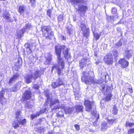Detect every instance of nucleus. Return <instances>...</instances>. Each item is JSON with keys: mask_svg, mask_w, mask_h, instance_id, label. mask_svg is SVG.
Instances as JSON below:
<instances>
[{"mask_svg": "<svg viewBox=\"0 0 134 134\" xmlns=\"http://www.w3.org/2000/svg\"><path fill=\"white\" fill-rule=\"evenodd\" d=\"M5 92L3 91H1V92H0V95L1 96H2L3 94Z\"/></svg>", "mask_w": 134, "mask_h": 134, "instance_id": "nucleus-57", "label": "nucleus"}, {"mask_svg": "<svg viewBox=\"0 0 134 134\" xmlns=\"http://www.w3.org/2000/svg\"><path fill=\"white\" fill-rule=\"evenodd\" d=\"M19 77V75L18 73L13 74L12 77L10 78L8 82V84L10 85L14 83L18 79Z\"/></svg>", "mask_w": 134, "mask_h": 134, "instance_id": "nucleus-8", "label": "nucleus"}, {"mask_svg": "<svg viewBox=\"0 0 134 134\" xmlns=\"http://www.w3.org/2000/svg\"><path fill=\"white\" fill-rule=\"evenodd\" d=\"M112 111L113 113L115 115L117 114L118 110L116 106V105H114L113 106Z\"/></svg>", "mask_w": 134, "mask_h": 134, "instance_id": "nucleus-31", "label": "nucleus"}, {"mask_svg": "<svg viewBox=\"0 0 134 134\" xmlns=\"http://www.w3.org/2000/svg\"><path fill=\"white\" fill-rule=\"evenodd\" d=\"M47 15L50 18H51V14L52 12V10L50 9H48L47 11Z\"/></svg>", "mask_w": 134, "mask_h": 134, "instance_id": "nucleus-44", "label": "nucleus"}, {"mask_svg": "<svg viewBox=\"0 0 134 134\" xmlns=\"http://www.w3.org/2000/svg\"><path fill=\"white\" fill-rule=\"evenodd\" d=\"M16 64L18 65H22V62L21 58L18 56V58L16 59Z\"/></svg>", "mask_w": 134, "mask_h": 134, "instance_id": "nucleus-27", "label": "nucleus"}, {"mask_svg": "<svg viewBox=\"0 0 134 134\" xmlns=\"http://www.w3.org/2000/svg\"><path fill=\"white\" fill-rule=\"evenodd\" d=\"M20 120H15L12 123V126L15 129H17L19 127Z\"/></svg>", "mask_w": 134, "mask_h": 134, "instance_id": "nucleus-24", "label": "nucleus"}, {"mask_svg": "<svg viewBox=\"0 0 134 134\" xmlns=\"http://www.w3.org/2000/svg\"><path fill=\"white\" fill-rule=\"evenodd\" d=\"M33 26L31 23H28L26 24L23 29L22 32H23L24 31H28L31 29L33 28Z\"/></svg>", "mask_w": 134, "mask_h": 134, "instance_id": "nucleus-18", "label": "nucleus"}, {"mask_svg": "<svg viewBox=\"0 0 134 134\" xmlns=\"http://www.w3.org/2000/svg\"><path fill=\"white\" fill-rule=\"evenodd\" d=\"M84 104L86 108V110L87 111H91L93 109L95 108L94 102H93L87 99L85 101Z\"/></svg>", "mask_w": 134, "mask_h": 134, "instance_id": "nucleus-4", "label": "nucleus"}, {"mask_svg": "<svg viewBox=\"0 0 134 134\" xmlns=\"http://www.w3.org/2000/svg\"><path fill=\"white\" fill-rule=\"evenodd\" d=\"M95 56H97V55H96V54H95Z\"/></svg>", "mask_w": 134, "mask_h": 134, "instance_id": "nucleus-63", "label": "nucleus"}, {"mask_svg": "<svg viewBox=\"0 0 134 134\" xmlns=\"http://www.w3.org/2000/svg\"><path fill=\"white\" fill-rule=\"evenodd\" d=\"M111 11L112 13L113 14H115L116 13L117 11V9L115 8H113L112 9Z\"/></svg>", "mask_w": 134, "mask_h": 134, "instance_id": "nucleus-47", "label": "nucleus"}, {"mask_svg": "<svg viewBox=\"0 0 134 134\" xmlns=\"http://www.w3.org/2000/svg\"><path fill=\"white\" fill-rule=\"evenodd\" d=\"M20 111H17L16 114V119L17 120H19L21 119V115H20Z\"/></svg>", "mask_w": 134, "mask_h": 134, "instance_id": "nucleus-33", "label": "nucleus"}, {"mask_svg": "<svg viewBox=\"0 0 134 134\" xmlns=\"http://www.w3.org/2000/svg\"><path fill=\"white\" fill-rule=\"evenodd\" d=\"M31 97V92L30 90L26 91L24 92L23 95V98L24 100L29 99Z\"/></svg>", "mask_w": 134, "mask_h": 134, "instance_id": "nucleus-14", "label": "nucleus"}, {"mask_svg": "<svg viewBox=\"0 0 134 134\" xmlns=\"http://www.w3.org/2000/svg\"><path fill=\"white\" fill-rule=\"evenodd\" d=\"M128 134H132V133H134V129H129L128 132Z\"/></svg>", "mask_w": 134, "mask_h": 134, "instance_id": "nucleus-46", "label": "nucleus"}, {"mask_svg": "<svg viewBox=\"0 0 134 134\" xmlns=\"http://www.w3.org/2000/svg\"><path fill=\"white\" fill-rule=\"evenodd\" d=\"M104 60L105 62L108 64H111L113 63L112 57L110 54L105 56L104 57Z\"/></svg>", "mask_w": 134, "mask_h": 134, "instance_id": "nucleus-13", "label": "nucleus"}, {"mask_svg": "<svg viewBox=\"0 0 134 134\" xmlns=\"http://www.w3.org/2000/svg\"><path fill=\"white\" fill-rule=\"evenodd\" d=\"M62 112L59 111L58 113L59 115L60 116H63L64 115V114L63 113L62 114Z\"/></svg>", "mask_w": 134, "mask_h": 134, "instance_id": "nucleus-55", "label": "nucleus"}, {"mask_svg": "<svg viewBox=\"0 0 134 134\" xmlns=\"http://www.w3.org/2000/svg\"><path fill=\"white\" fill-rule=\"evenodd\" d=\"M117 120V118H113L111 120H108V122L109 124L112 125L113 124L116 123Z\"/></svg>", "mask_w": 134, "mask_h": 134, "instance_id": "nucleus-30", "label": "nucleus"}, {"mask_svg": "<svg viewBox=\"0 0 134 134\" xmlns=\"http://www.w3.org/2000/svg\"><path fill=\"white\" fill-rule=\"evenodd\" d=\"M105 88V86L104 85H102L101 86L100 88L102 91L104 90Z\"/></svg>", "mask_w": 134, "mask_h": 134, "instance_id": "nucleus-53", "label": "nucleus"}, {"mask_svg": "<svg viewBox=\"0 0 134 134\" xmlns=\"http://www.w3.org/2000/svg\"><path fill=\"white\" fill-rule=\"evenodd\" d=\"M109 126L107 125V124L104 122H102L101 124V130L103 131H105Z\"/></svg>", "mask_w": 134, "mask_h": 134, "instance_id": "nucleus-22", "label": "nucleus"}, {"mask_svg": "<svg viewBox=\"0 0 134 134\" xmlns=\"http://www.w3.org/2000/svg\"><path fill=\"white\" fill-rule=\"evenodd\" d=\"M91 113L93 116H95L96 120L94 122L93 125L94 126H97L99 125V122H98L97 121L99 119V114L94 109H93V110L92 112Z\"/></svg>", "mask_w": 134, "mask_h": 134, "instance_id": "nucleus-10", "label": "nucleus"}, {"mask_svg": "<svg viewBox=\"0 0 134 134\" xmlns=\"http://www.w3.org/2000/svg\"><path fill=\"white\" fill-rule=\"evenodd\" d=\"M61 48L64 49L65 47L64 46L59 47V45H56L55 46V52L57 55L58 64H53L51 70L52 71L54 70H55L58 72V75L61 74V71L64 67V58L63 57H62L61 55Z\"/></svg>", "mask_w": 134, "mask_h": 134, "instance_id": "nucleus-1", "label": "nucleus"}, {"mask_svg": "<svg viewBox=\"0 0 134 134\" xmlns=\"http://www.w3.org/2000/svg\"><path fill=\"white\" fill-rule=\"evenodd\" d=\"M113 52L114 56L115 57H117L118 55V52L116 50H114Z\"/></svg>", "mask_w": 134, "mask_h": 134, "instance_id": "nucleus-45", "label": "nucleus"}, {"mask_svg": "<svg viewBox=\"0 0 134 134\" xmlns=\"http://www.w3.org/2000/svg\"><path fill=\"white\" fill-rule=\"evenodd\" d=\"M86 59H82L79 62V66L80 69H82L86 66Z\"/></svg>", "mask_w": 134, "mask_h": 134, "instance_id": "nucleus-19", "label": "nucleus"}, {"mask_svg": "<svg viewBox=\"0 0 134 134\" xmlns=\"http://www.w3.org/2000/svg\"><path fill=\"white\" fill-rule=\"evenodd\" d=\"M119 63L122 66L123 68L127 67L129 65V62L125 60L124 59H121L119 61Z\"/></svg>", "mask_w": 134, "mask_h": 134, "instance_id": "nucleus-15", "label": "nucleus"}, {"mask_svg": "<svg viewBox=\"0 0 134 134\" xmlns=\"http://www.w3.org/2000/svg\"><path fill=\"white\" fill-rule=\"evenodd\" d=\"M113 17L112 16H109L108 17V18H107V20L109 22L110 21H111L112 19H113Z\"/></svg>", "mask_w": 134, "mask_h": 134, "instance_id": "nucleus-48", "label": "nucleus"}, {"mask_svg": "<svg viewBox=\"0 0 134 134\" xmlns=\"http://www.w3.org/2000/svg\"><path fill=\"white\" fill-rule=\"evenodd\" d=\"M26 49V52L28 55H29L31 53L32 51L31 47L29 48H27Z\"/></svg>", "mask_w": 134, "mask_h": 134, "instance_id": "nucleus-41", "label": "nucleus"}, {"mask_svg": "<svg viewBox=\"0 0 134 134\" xmlns=\"http://www.w3.org/2000/svg\"><path fill=\"white\" fill-rule=\"evenodd\" d=\"M87 7L86 6L81 5L80 6V5L79 6L78 10L79 11L81 12H85L87 9Z\"/></svg>", "mask_w": 134, "mask_h": 134, "instance_id": "nucleus-29", "label": "nucleus"}, {"mask_svg": "<svg viewBox=\"0 0 134 134\" xmlns=\"http://www.w3.org/2000/svg\"><path fill=\"white\" fill-rule=\"evenodd\" d=\"M25 106L26 108H27L29 109H31L32 108L33 105H32L30 104L29 103H27L25 104Z\"/></svg>", "mask_w": 134, "mask_h": 134, "instance_id": "nucleus-39", "label": "nucleus"}, {"mask_svg": "<svg viewBox=\"0 0 134 134\" xmlns=\"http://www.w3.org/2000/svg\"><path fill=\"white\" fill-rule=\"evenodd\" d=\"M20 86L21 85L19 83H17L14 85L10 89V91L11 92L17 91L19 89Z\"/></svg>", "mask_w": 134, "mask_h": 134, "instance_id": "nucleus-17", "label": "nucleus"}, {"mask_svg": "<svg viewBox=\"0 0 134 134\" xmlns=\"http://www.w3.org/2000/svg\"><path fill=\"white\" fill-rule=\"evenodd\" d=\"M46 96L47 97V100L46 102L45 103L46 105H48L47 103H50V107L52 108V106L54 105L55 104L57 103H59V100H55L53 101L52 100V99H51L49 95L48 94H46Z\"/></svg>", "mask_w": 134, "mask_h": 134, "instance_id": "nucleus-7", "label": "nucleus"}, {"mask_svg": "<svg viewBox=\"0 0 134 134\" xmlns=\"http://www.w3.org/2000/svg\"><path fill=\"white\" fill-rule=\"evenodd\" d=\"M52 58V55L50 53L48 54V57L46 59V61L44 62L45 64H49L51 62Z\"/></svg>", "mask_w": 134, "mask_h": 134, "instance_id": "nucleus-20", "label": "nucleus"}, {"mask_svg": "<svg viewBox=\"0 0 134 134\" xmlns=\"http://www.w3.org/2000/svg\"><path fill=\"white\" fill-rule=\"evenodd\" d=\"M34 87L36 89H38L39 88V86L37 85H34Z\"/></svg>", "mask_w": 134, "mask_h": 134, "instance_id": "nucleus-51", "label": "nucleus"}, {"mask_svg": "<svg viewBox=\"0 0 134 134\" xmlns=\"http://www.w3.org/2000/svg\"><path fill=\"white\" fill-rule=\"evenodd\" d=\"M76 111V112H82L83 109V106L81 105H76L75 107Z\"/></svg>", "mask_w": 134, "mask_h": 134, "instance_id": "nucleus-25", "label": "nucleus"}, {"mask_svg": "<svg viewBox=\"0 0 134 134\" xmlns=\"http://www.w3.org/2000/svg\"><path fill=\"white\" fill-rule=\"evenodd\" d=\"M64 110L66 114H69L72 113L73 111V109L67 107L64 109Z\"/></svg>", "mask_w": 134, "mask_h": 134, "instance_id": "nucleus-26", "label": "nucleus"}, {"mask_svg": "<svg viewBox=\"0 0 134 134\" xmlns=\"http://www.w3.org/2000/svg\"><path fill=\"white\" fill-rule=\"evenodd\" d=\"M133 54V51L132 50H126L125 52V55L127 59L131 58Z\"/></svg>", "mask_w": 134, "mask_h": 134, "instance_id": "nucleus-16", "label": "nucleus"}, {"mask_svg": "<svg viewBox=\"0 0 134 134\" xmlns=\"http://www.w3.org/2000/svg\"><path fill=\"white\" fill-rule=\"evenodd\" d=\"M23 30V29H22L21 30H20V31L19 32H17V36H18L19 37H21L22 35L23 34L25 31V30H24L23 32H22Z\"/></svg>", "mask_w": 134, "mask_h": 134, "instance_id": "nucleus-37", "label": "nucleus"}, {"mask_svg": "<svg viewBox=\"0 0 134 134\" xmlns=\"http://www.w3.org/2000/svg\"><path fill=\"white\" fill-rule=\"evenodd\" d=\"M25 8L23 6H20L19 8V12L21 14H22L24 13Z\"/></svg>", "mask_w": 134, "mask_h": 134, "instance_id": "nucleus-28", "label": "nucleus"}, {"mask_svg": "<svg viewBox=\"0 0 134 134\" xmlns=\"http://www.w3.org/2000/svg\"><path fill=\"white\" fill-rule=\"evenodd\" d=\"M89 131L90 132H95V131L93 130L92 129H89Z\"/></svg>", "mask_w": 134, "mask_h": 134, "instance_id": "nucleus-58", "label": "nucleus"}, {"mask_svg": "<svg viewBox=\"0 0 134 134\" xmlns=\"http://www.w3.org/2000/svg\"><path fill=\"white\" fill-rule=\"evenodd\" d=\"M59 108V107L57 105V106H55L54 108H52V110H53L55 109H58Z\"/></svg>", "mask_w": 134, "mask_h": 134, "instance_id": "nucleus-52", "label": "nucleus"}, {"mask_svg": "<svg viewBox=\"0 0 134 134\" xmlns=\"http://www.w3.org/2000/svg\"><path fill=\"white\" fill-rule=\"evenodd\" d=\"M128 90H129V92L130 93H132L133 91H132V88H128Z\"/></svg>", "mask_w": 134, "mask_h": 134, "instance_id": "nucleus-56", "label": "nucleus"}, {"mask_svg": "<svg viewBox=\"0 0 134 134\" xmlns=\"http://www.w3.org/2000/svg\"><path fill=\"white\" fill-rule=\"evenodd\" d=\"M85 1V0H71V2L74 4H77L82 3Z\"/></svg>", "mask_w": 134, "mask_h": 134, "instance_id": "nucleus-32", "label": "nucleus"}, {"mask_svg": "<svg viewBox=\"0 0 134 134\" xmlns=\"http://www.w3.org/2000/svg\"><path fill=\"white\" fill-rule=\"evenodd\" d=\"M2 16L8 22H12L14 21V19L11 18V15L8 12L4 13Z\"/></svg>", "mask_w": 134, "mask_h": 134, "instance_id": "nucleus-9", "label": "nucleus"}, {"mask_svg": "<svg viewBox=\"0 0 134 134\" xmlns=\"http://www.w3.org/2000/svg\"><path fill=\"white\" fill-rule=\"evenodd\" d=\"M66 29L68 34H69V35H70L72 31V29L71 28H69L68 27H67Z\"/></svg>", "mask_w": 134, "mask_h": 134, "instance_id": "nucleus-40", "label": "nucleus"}, {"mask_svg": "<svg viewBox=\"0 0 134 134\" xmlns=\"http://www.w3.org/2000/svg\"><path fill=\"white\" fill-rule=\"evenodd\" d=\"M134 125V123H130L129 122V121H126V122L125 126L126 127L128 126L131 127L133 126Z\"/></svg>", "mask_w": 134, "mask_h": 134, "instance_id": "nucleus-34", "label": "nucleus"}, {"mask_svg": "<svg viewBox=\"0 0 134 134\" xmlns=\"http://www.w3.org/2000/svg\"><path fill=\"white\" fill-rule=\"evenodd\" d=\"M40 115V113H37L36 114H32L31 115V117L32 120L33 119L35 118L37 116H39Z\"/></svg>", "mask_w": 134, "mask_h": 134, "instance_id": "nucleus-42", "label": "nucleus"}, {"mask_svg": "<svg viewBox=\"0 0 134 134\" xmlns=\"http://www.w3.org/2000/svg\"><path fill=\"white\" fill-rule=\"evenodd\" d=\"M41 28L43 34H44L47 39L51 40L52 38L54 33L50 26H43L41 27Z\"/></svg>", "mask_w": 134, "mask_h": 134, "instance_id": "nucleus-3", "label": "nucleus"}, {"mask_svg": "<svg viewBox=\"0 0 134 134\" xmlns=\"http://www.w3.org/2000/svg\"><path fill=\"white\" fill-rule=\"evenodd\" d=\"M64 46L65 47V48L64 49H63L62 48H60L61 52L62 51H63V54L65 58L66 59H68V58L70 57V54L69 53L68 49L67 48L65 45H63L62 46H59V47H61Z\"/></svg>", "mask_w": 134, "mask_h": 134, "instance_id": "nucleus-11", "label": "nucleus"}, {"mask_svg": "<svg viewBox=\"0 0 134 134\" xmlns=\"http://www.w3.org/2000/svg\"><path fill=\"white\" fill-rule=\"evenodd\" d=\"M25 48L26 49L30 47V44L29 43H26L24 46Z\"/></svg>", "mask_w": 134, "mask_h": 134, "instance_id": "nucleus-49", "label": "nucleus"}, {"mask_svg": "<svg viewBox=\"0 0 134 134\" xmlns=\"http://www.w3.org/2000/svg\"><path fill=\"white\" fill-rule=\"evenodd\" d=\"M122 45V43L121 40H120L116 44L115 47L116 48H119L121 47Z\"/></svg>", "mask_w": 134, "mask_h": 134, "instance_id": "nucleus-36", "label": "nucleus"}, {"mask_svg": "<svg viewBox=\"0 0 134 134\" xmlns=\"http://www.w3.org/2000/svg\"><path fill=\"white\" fill-rule=\"evenodd\" d=\"M20 120V122L19 124H21L22 125H24L26 124V120L25 119H24L21 121V120L20 119L19 120Z\"/></svg>", "mask_w": 134, "mask_h": 134, "instance_id": "nucleus-38", "label": "nucleus"}, {"mask_svg": "<svg viewBox=\"0 0 134 134\" xmlns=\"http://www.w3.org/2000/svg\"><path fill=\"white\" fill-rule=\"evenodd\" d=\"M76 129L77 130H79L80 129V127L79 125L77 124H75L74 126Z\"/></svg>", "mask_w": 134, "mask_h": 134, "instance_id": "nucleus-50", "label": "nucleus"}, {"mask_svg": "<svg viewBox=\"0 0 134 134\" xmlns=\"http://www.w3.org/2000/svg\"><path fill=\"white\" fill-rule=\"evenodd\" d=\"M63 82L62 80L60 79L56 80L55 81H54L52 82V85L53 87L55 88L63 84Z\"/></svg>", "mask_w": 134, "mask_h": 134, "instance_id": "nucleus-12", "label": "nucleus"}, {"mask_svg": "<svg viewBox=\"0 0 134 134\" xmlns=\"http://www.w3.org/2000/svg\"><path fill=\"white\" fill-rule=\"evenodd\" d=\"M99 62H96V64L97 65L98 64H99Z\"/></svg>", "mask_w": 134, "mask_h": 134, "instance_id": "nucleus-60", "label": "nucleus"}, {"mask_svg": "<svg viewBox=\"0 0 134 134\" xmlns=\"http://www.w3.org/2000/svg\"><path fill=\"white\" fill-rule=\"evenodd\" d=\"M63 19V16L62 15H60L58 17V21H61Z\"/></svg>", "mask_w": 134, "mask_h": 134, "instance_id": "nucleus-43", "label": "nucleus"}, {"mask_svg": "<svg viewBox=\"0 0 134 134\" xmlns=\"http://www.w3.org/2000/svg\"><path fill=\"white\" fill-rule=\"evenodd\" d=\"M31 73L33 78L35 80L37 79L38 77H40L43 73H42V71L38 69L35 68L31 71Z\"/></svg>", "mask_w": 134, "mask_h": 134, "instance_id": "nucleus-6", "label": "nucleus"}, {"mask_svg": "<svg viewBox=\"0 0 134 134\" xmlns=\"http://www.w3.org/2000/svg\"><path fill=\"white\" fill-rule=\"evenodd\" d=\"M26 82L28 83L31 82L32 81V79L33 78L32 76L31 75L27 74L25 77Z\"/></svg>", "mask_w": 134, "mask_h": 134, "instance_id": "nucleus-23", "label": "nucleus"}, {"mask_svg": "<svg viewBox=\"0 0 134 134\" xmlns=\"http://www.w3.org/2000/svg\"><path fill=\"white\" fill-rule=\"evenodd\" d=\"M81 30L83 32V35L84 36L88 37L90 35L89 30L86 25L83 22H81L79 25Z\"/></svg>", "mask_w": 134, "mask_h": 134, "instance_id": "nucleus-5", "label": "nucleus"}, {"mask_svg": "<svg viewBox=\"0 0 134 134\" xmlns=\"http://www.w3.org/2000/svg\"><path fill=\"white\" fill-rule=\"evenodd\" d=\"M15 19V21H16V19Z\"/></svg>", "mask_w": 134, "mask_h": 134, "instance_id": "nucleus-64", "label": "nucleus"}, {"mask_svg": "<svg viewBox=\"0 0 134 134\" xmlns=\"http://www.w3.org/2000/svg\"><path fill=\"white\" fill-rule=\"evenodd\" d=\"M120 30V28H118L117 29V30L118 31H119Z\"/></svg>", "mask_w": 134, "mask_h": 134, "instance_id": "nucleus-62", "label": "nucleus"}, {"mask_svg": "<svg viewBox=\"0 0 134 134\" xmlns=\"http://www.w3.org/2000/svg\"><path fill=\"white\" fill-rule=\"evenodd\" d=\"M112 96V94L111 93H109L105 95L103 99L108 102L110 101L111 99V97Z\"/></svg>", "mask_w": 134, "mask_h": 134, "instance_id": "nucleus-21", "label": "nucleus"}, {"mask_svg": "<svg viewBox=\"0 0 134 134\" xmlns=\"http://www.w3.org/2000/svg\"><path fill=\"white\" fill-rule=\"evenodd\" d=\"M48 134H53L52 132H49Z\"/></svg>", "mask_w": 134, "mask_h": 134, "instance_id": "nucleus-61", "label": "nucleus"}, {"mask_svg": "<svg viewBox=\"0 0 134 134\" xmlns=\"http://www.w3.org/2000/svg\"><path fill=\"white\" fill-rule=\"evenodd\" d=\"M94 72L90 71L89 72H84L83 74L82 79L85 81V83L87 84H99L100 83L99 81L95 80L94 78Z\"/></svg>", "mask_w": 134, "mask_h": 134, "instance_id": "nucleus-2", "label": "nucleus"}, {"mask_svg": "<svg viewBox=\"0 0 134 134\" xmlns=\"http://www.w3.org/2000/svg\"><path fill=\"white\" fill-rule=\"evenodd\" d=\"M61 38L62 40H65L66 39L65 37L64 36L62 35L60 37Z\"/></svg>", "mask_w": 134, "mask_h": 134, "instance_id": "nucleus-54", "label": "nucleus"}, {"mask_svg": "<svg viewBox=\"0 0 134 134\" xmlns=\"http://www.w3.org/2000/svg\"><path fill=\"white\" fill-rule=\"evenodd\" d=\"M30 1L31 3H33L35 1V0H30Z\"/></svg>", "mask_w": 134, "mask_h": 134, "instance_id": "nucleus-59", "label": "nucleus"}, {"mask_svg": "<svg viewBox=\"0 0 134 134\" xmlns=\"http://www.w3.org/2000/svg\"><path fill=\"white\" fill-rule=\"evenodd\" d=\"M93 34L94 37L96 38V40H98L99 38L100 35L98 34V33H96L94 32H93Z\"/></svg>", "mask_w": 134, "mask_h": 134, "instance_id": "nucleus-35", "label": "nucleus"}]
</instances>
